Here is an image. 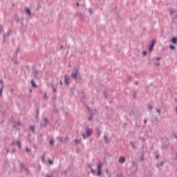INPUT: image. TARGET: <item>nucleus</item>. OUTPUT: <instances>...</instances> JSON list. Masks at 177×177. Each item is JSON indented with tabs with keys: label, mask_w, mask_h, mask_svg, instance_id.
<instances>
[{
	"label": "nucleus",
	"mask_w": 177,
	"mask_h": 177,
	"mask_svg": "<svg viewBox=\"0 0 177 177\" xmlns=\"http://www.w3.org/2000/svg\"><path fill=\"white\" fill-rule=\"evenodd\" d=\"M79 75H80V69L76 68L75 71L72 72L71 78H73V80H77V78H78Z\"/></svg>",
	"instance_id": "1"
},
{
	"label": "nucleus",
	"mask_w": 177,
	"mask_h": 177,
	"mask_svg": "<svg viewBox=\"0 0 177 177\" xmlns=\"http://www.w3.org/2000/svg\"><path fill=\"white\" fill-rule=\"evenodd\" d=\"M97 176H100L102 175V163H100L97 165Z\"/></svg>",
	"instance_id": "2"
},
{
	"label": "nucleus",
	"mask_w": 177,
	"mask_h": 177,
	"mask_svg": "<svg viewBox=\"0 0 177 177\" xmlns=\"http://www.w3.org/2000/svg\"><path fill=\"white\" fill-rule=\"evenodd\" d=\"M93 131L91 129H87L85 131L86 138H88V136H91L92 135Z\"/></svg>",
	"instance_id": "3"
},
{
	"label": "nucleus",
	"mask_w": 177,
	"mask_h": 177,
	"mask_svg": "<svg viewBox=\"0 0 177 177\" xmlns=\"http://www.w3.org/2000/svg\"><path fill=\"white\" fill-rule=\"evenodd\" d=\"M155 45H156V41L153 40L151 41V44L149 46V52H151V50H153V49H154V46Z\"/></svg>",
	"instance_id": "4"
},
{
	"label": "nucleus",
	"mask_w": 177,
	"mask_h": 177,
	"mask_svg": "<svg viewBox=\"0 0 177 177\" xmlns=\"http://www.w3.org/2000/svg\"><path fill=\"white\" fill-rule=\"evenodd\" d=\"M64 82H65L66 85H69L70 83L68 82V81H70V77H68L67 75H65L64 76Z\"/></svg>",
	"instance_id": "5"
},
{
	"label": "nucleus",
	"mask_w": 177,
	"mask_h": 177,
	"mask_svg": "<svg viewBox=\"0 0 177 177\" xmlns=\"http://www.w3.org/2000/svg\"><path fill=\"white\" fill-rule=\"evenodd\" d=\"M120 164H124L125 162V158L124 156H120L118 159Z\"/></svg>",
	"instance_id": "6"
},
{
	"label": "nucleus",
	"mask_w": 177,
	"mask_h": 177,
	"mask_svg": "<svg viewBox=\"0 0 177 177\" xmlns=\"http://www.w3.org/2000/svg\"><path fill=\"white\" fill-rule=\"evenodd\" d=\"M88 168H90L92 174H95L96 171L92 168V164H88Z\"/></svg>",
	"instance_id": "7"
},
{
	"label": "nucleus",
	"mask_w": 177,
	"mask_h": 177,
	"mask_svg": "<svg viewBox=\"0 0 177 177\" xmlns=\"http://www.w3.org/2000/svg\"><path fill=\"white\" fill-rule=\"evenodd\" d=\"M172 44H177V38L174 37L171 39Z\"/></svg>",
	"instance_id": "8"
},
{
	"label": "nucleus",
	"mask_w": 177,
	"mask_h": 177,
	"mask_svg": "<svg viewBox=\"0 0 177 177\" xmlns=\"http://www.w3.org/2000/svg\"><path fill=\"white\" fill-rule=\"evenodd\" d=\"M106 143H110V140L106 136H104Z\"/></svg>",
	"instance_id": "9"
},
{
	"label": "nucleus",
	"mask_w": 177,
	"mask_h": 177,
	"mask_svg": "<svg viewBox=\"0 0 177 177\" xmlns=\"http://www.w3.org/2000/svg\"><path fill=\"white\" fill-rule=\"evenodd\" d=\"M26 15L28 16H31V11L28 8L26 9Z\"/></svg>",
	"instance_id": "10"
},
{
	"label": "nucleus",
	"mask_w": 177,
	"mask_h": 177,
	"mask_svg": "<svg viewBox=\"0 0 177 177\" xmlns=\"http://www.w3.org/2000/svg\"><path fill=\"white\" fill-rule=\"evenodd\" d=\"M15 145H17L19 148L21 149V145L20 144V141L19 140L16 141Z\"/></svg>",
	"instance_id": "11"
},
{
	"label": "nucleus",
	"mask_w": 177,
	"mask_h": 177,
	"mask_svg": "<svg viewBox=\"0 0 177 177\" xmlns=\"http://www.w3.org/2000/svg\"><path fill=\"white\" fill-rule=\"evenodd\" d=\"M31 84L35 88H37V84H35V82H34V80H31Z\"/></svg>",
	"instance_id": "12"
},
{
	"label": "nucleus",
	"mask_w": 177,
	"mask_h": 177,
	"mask_svg": "<svg viewBox=\"0 0 177 177\" xmlns=\"http://www.w3.org/2000/svg\"><path fill=\"white\" fill-rule=\"evenodd\" d=\"M44 122H45V124L44 125L41 124V127H46V124H48V118L44 119Z\"/></svg>",
	"instance_id": "13"
},
{
	"label": "nucleus",
	"mask_w": 177,
	"mask_h": 177,
	"mask_svg": "<svg viewBox=\"0 0 177 177\" xmlns=\"http://www.w3.org/2000/svg\"><path fill=\"white\" fill-rule=\"evenodd\" d=\"M30 131H32V132H34V131H35V127L31 126V127H30Z\"/></svg>",
	"instance_id": "14"
},
{
	"label": "nucleus",
	"mask_w": 177,
	"mask_h": 177,
	"mask_svg": "<svg viewBox=\"0 0 177 177\" xmlns=\"http://www.w3.org/2000/svg\"><path fill=\"white\" fill-rule=\"evenodd\" d=\"M75 142L77 144L80 143V142H81V138L75 139Z\"/></svg>",
	"instance_id": "15"
},
{
	"label": "nucleus",
	"mask_w": 177,
	"mask_h": 177,
	"mask_svg": "<svg viewBox=\"0 0 177 177\" xmlns=\"http://www.w3.org/2000/svg\"><path fill=\"white\" fill-rule=\"evenodd\" d=\"M175 10H172V9H171L170 10V15H171V16H172V15H174V13H175Z\"/></svg>",
	"instance_id": "16"
},
{
	"label": "nucleus",
	"mask_w": 177,
	"mask_h": 177,
	"mask_svg": "<svg viewBox=\"0 0 177 177\" xmlns=\"http://www.w3.org/2000/svg\"><path fill=\"white\" fill-rule=\"evenodd\" d=\"M21 169H26V171H28V169H27V168L24 167V165H21Z\"/></svg>",
	"instance_id": "17"
},
{
	"label": "nucleus",
	"mask_w": 177,
	"mask_h": 177,
	"mask_svg": "<svg viewBox=\"0 0 177 177\" xmlns=\"http://www.w3.org/2000/svg\"><path fill=\"white\" fill-rule=\"evenodd\" d=\"M26 151L27 153H30V152L31 151V149H28V147H26Z\"/></svg>",
	"instance_id": "18"
},
{
	"label": "nucleus",
	"mask_w": 177,
	"mask_h": 177,
	"mask_svg": "<svg viewBox=\"0 0 177 177\" xmlns=\"http://www.w3.org/2000/svg\"><path fill=\"white\" fill-rule=\"evenodd\" d=\"M44 99H48V95L46 94V93H45L44 95Z\"/></svg>",
	"instance_id": "19"
},
{
	"label": "nucleus",
	"mask_w": 177,
	"mask_h": 177,
	"mask_svg": "<svg viewBox=\"0 0 177 177\" xmlns=\"http://www.w3.org/2000/svg\"><path fill=\"white\" fill-rule=\"evenodd\" d=\"M53 143H55V141L53 140H50V145H53Z\"/></svg>",
	"instance_id": "20"
},
{
	"label": "nucleus",
	"mask_w": 177,
	"mask_h": 177,
	"mask_svg": "<svg viewBox=\"0 0 177 177\" xmlns=\"http://www.w3.org/2000/svg\"><path fill=\"white\" fill-rule=\"evenodd\" d=\"M3 31V28H2V26H0V34Z\"/></svg>",
	"instance_id": "21"
},
{
	"label": "nucleus",
	"mask_w": 177,
	"mask_h": 177,
	"mask_svg": "<svg viewBox=\"0 0 177 177\" xmlns=\"http://www.w3.org/2000/svg\"><path fill=\"white\" fill-rule=\"evenodd\" d=\"M3 88H0V97L2 96Z\"/></svg>",
	"instance_id": "22"
},
{
	"label": "nucleus",
	"mask_w": 177,
	"mask_h": 177,
	"mask_svg": "<svg viewBox=\"0 0 177 177\" xmlns=\"http://www.w3.org/2000/svg\"><path fill=\"white\" fill-rule=\"evenodd\" d=\"M131 145L133 149H135V144L133 142H131Z\"/></svg>",
	"instance_id": "23"
},
{
	"label": "nucleus",
	"mask_w": 177,
	"mask_h": 177,
	"mask_svg": "<svg viewBox=\"0 0 177 177\" xmlns=\"http://www.w3.org/2000/svg\"><path fill=\"white\" fill-rule=\"evenodd\" d=\"M169 48H170V49H175V46H174L172 45L169 46Z\"/></svg>",
	"instance_id": "24"
},
{
	"label": "nucleus",
	"mask_w": 177,
	"mask_h": 177,
	"mask_svg": "<svg viewBox=\"0 0 177 177\" xmlns=\"http://www.w3.org/2000/svg\"><path fill=\"white\" fill-rule=\"evenodd\" d=\"M156 111H157V113H158V114L161 113V110H160V109H157Z\"/></svg>",
	"instance_id": "25"
},
{
	"label": "nucleus",
	"mask_w": 177,
	"mask_h": 177,
	"mask_svg": "<svg viewBox=\"0 0 177 177\" xmlns=\"http://www.w3.org/2000/svg\"><path fill=\"white\" fill-rule=\"evenodd\" d=\"M97 133H98V136H100V133H102V131H100V130H97Z\"/></svg>",
	"instance_id": "26"
},
{
	"label": "nucleus",
	"mask_w": 177,
	"mask_h": 177,
	"mask_svg": "<svg viewBox=\"0 0 177 177\" xmlns=\"http://www.w3.org/2000/svg\"><path fill=\"white\" fill-rule=\"evenodd\" d=\"M149 109L150 110H153V106H151V105H149Z\"/></svg>",
	"instance_id": "27"
},
{
	"label": "nucleus",
	"mask_w": 177,
	"mask_h": 177,
	"mask_svg": "<svg viewBox=\"0 0 177 177\" xmlns=\"http://www.w3.org/2000/svg\"><path fill=\"white\" fill-rule=\"evenodd\" d=\"M82 136H83V139H86V136H85V133H83Z\"/></svg>",
	"instance_id": "28"
},
{
	"label": "nucleus",
	"mask_w": 177,
	"mask_h": 177,
	"mask_svg": "<svg viewBox=\"0 0 177 177\" xmlns=\"http://www.w3.org/2000/svg\"><path fill=\"white\" fill-rule=\"evenodd\" d=\"M53 91L54 93H56V88L53 87Z\"/></svg>",
	"instance_id": "29"
},
{
	"label": "nucleus",
	"mask_w": 177,
	"mask_h": 177,
	"mask_svg": "<svg viewBox=\"0 0 177 177\" xmlns=\"http://www.w3.org/2000/svg\"><path fill=\"white\" fill-rule=\"evenodd\" d=\"M41 159H42L43 161L45 160V155H44V156L41 157Z\"/></svg>",
	"instance_id": "30"
},
{
	"label": "nucleus",
	"mask_w": 177,
	"mask_h": 177,
	"mask_svg": "<svg viewBox=\"0 0 177 177\" xmlns=\"http://www.w3.org/2000/svg\"><path fill=\"white\" fill-rule=\"evenodd\" d=\"M88 12L91 13V15H92V10L91 8L88 9Z\"/></svg>",
	"instance_id": "31"
},
{
	"label": "nucleus",
	"mask_w": 177,
	"mask_h": 177,
	"mask_svg": "<svg viewBox=\"0 0 177 177\" xmlns=\"http://www.w3.org/2000/svg\"><path fill=\"white\" fill-rule=\"evenodd\" d=\"M143 55H144V56H146L147 55V53L146 51H144Z\"/></svg>",
	"instance_id": "32"
},
{
	"label": "nucleus",
	"mask_w": 177,
	"mask_h": 177,
	"mask_svg": "<svg viewBox=\"0 0 177 177\" xmlns=\"http://www.w3.org/2000/svg\"><path fill=\"white\" fill-rule=\"evenodd\" d=\"M87 110H88L89 113H91V115H92V113H91V109H89V107H87Z\"/></svg>",
	"instance_id": "33"
},
{
	"label": "nucleus",
	"mask_w": 177,
	"mask_h": 177,
	"mask_svg": "<svg viewBox=\"0 0 177 177\" xmlns=\"http://www.w3.org/2000/svg\"><path fill=\"white\" fill-rule=\"evenodd\" d=\"M144 124H147V120H144Z\"/></svg>",
	"instance_id": "34"
},
{
	"label": "nucleus",
	"mask_w": 177,
	"mask_h": 177,
	"mask_svg": "<svg viewBox=\"0 0 177 177\" xmlns=\"http://www.w3.org/2000/svg\"><path fill=\"white\" fill-rule=\"evenodd\" d=\"M48 162H49V164H53V161H52V160H48Z\"/></svg>",
	"instance_id": "35"
},
{
	"label": "nucleus",
	"mask_w": 177,
	"mask_h": 177,
	"mask_svg": "<svg viewBox=\"0 0 177 177\" xmlns=\"http://www.w3.org/2000/svg\"><path fill=\"white\" fill-rule=\"evenodd\" d=\"M59 84H60V85L62 86V85H63V82L62 80H60Z\"/></svg>",
	"instance_id": "36"
},
{
	"label": "nucleus",
	"mask_w": 177,
	"mask_h": 177,
	"mask_svg": "<svg viewBox=\"0 0 177 177\" xmlns=\"http://www.w3.org/2000/svg\"><path fill=\"white\" fill-rule=\"evenodd\" d=\"M160 165H162V162H161L160 164H158V165H157V167H160Z\"/></svg>",
	"instance_id": "37"
},
{
	"label": "nucleus",
	"mask_w": 177,
	"mask_h": 177,
	"mask_svg": "<svg viewBox=\"0 0 177 177\" xmlns=\"http://www.w3.org/2000/svg\"><path fill=\"white\" fill-rule=\"evenodd\" d=\"M88 121H92V117L88 118Z\"/></svg>",
	"instance_id": "38"
},
{
	"label": "nucleus",
	"mask_w": 177,
	"mask_h": 177,
	"mask_svg": "<svg viewBox=\"0 0 177 177\" xmlns=\"http://www.w3.org/2000/svg\"><path fill=\"white\" fill-rule=\"evenodd\" d=\"M118 177H122V175L120 174H118Z\"/></svg>",
	"instance_id": "39"
},
{
	"label": "nucleus",
	"mask_w": 177,
	"mask_h": 177,
	"mask_svg": "<svg viewBox=\"0 0 177 177\" xmlns=\"http://www.w3.org/2000/svg\"><path fill=\"white\" fill-rule=\"evenodd\" d=\"M160 66V63L156 64V67Z\"/></svg>",
	"instance_id": "40"
},
{
	"label": "nucleus",
	"mask_w": 177,
	"mask_h": 177,
	"mask_svg": "<svg viewBox=\"0 0 177 177\" xmlns=\"http://www.w3.org/2000/svg\"><path fill=\"white\" fill-rule=\"evenodd\" d=\"M0 84H1L3 85V82L2 80H0Z\"/></svg>",
	"instance_id": "41"
},
{
	"label": "nucleus",
	"mask_w": 177,
	"mask_h": 177,
	"mask_svg": "<svg viewBox=\"0 0 177 177\" xmlns=\"http://www.w3.org/2000/svg\"><path fill=\"white\" fill-rule=\"evenodd\" d=\"M77 6H80V3H76Z\"/></svg>",
	"instance_id": "42"
},
{
	"label": "nucleus",
	"mask_w": 177,
	"mask_h": 177,
	"mask_svg": "<svg viewBox=\"0 0 177 177\" xmlns=\"http://www.w3.org/2000/svg\"><path fill=\"white\" fill-rule=\"evenodd\" d=\"M16 21H19V18L15 19Z\"/></svg>",
	"instance_id": "43"
},
{
	"label": "nucleus",
	"mask_w": 177,
	"mask_h": 177,
	"mask_svg": "<svg viewBox=\"0 0 177 177\" xmlns=\"http://www.w3.org/2000/svg\"><path fill=\"white\" fill-rule=\"evenodd\" d=\"M161 57H158L156 59L157 60H160Z\"/></svg>",
	"instance_id": "44"
},
{
	"label": "nucleus",
	"mask_w": 177,
	"mask_h": 177,
	"mask_svg": "<svg viewBox=\"0 0 177 177\" xmlns=\"http://www.w3.org/2000/svg\"><path fill=\"white\" fill-rule=\"evenodd\" d=\"M142 140L143 142H145V138H142Z\"/></svg>",
	"instance_id": "45"
},
{
	"label": "nucleus",
	"mask_w": 177,
	"mask_h": 177,
	"mask_svg": "<svg viewBox=\"0 0 177 177\" xmlns=\"http://www.w3.org/2000/svg\"><path fill=\"white\" fill-rule=\"evenodd\" d=\"M46 177H52L51 176H46Z\"/></svg>",
	"instance_id": "46"
},
{
	"label": "nucleus",
	"mask_w": 177,
	"mask_h": 177,
	"mask_svg": "<svg viewBox=\"0 0 177 177\" xmlns=\"http://www.w3.org/2000/svg\"><path fill=\"white\" fill-rule=\"evenodd\" d=\"M61 49H63V46H61Z\"/></svg>",
	"instance_id": "47"
},
{
	"label": "nucleus",
	"mask_w": 177,
	"mask_h": 177,
	"mask_svg": "<svg viewBox=\"0 0 177 177\" xmlns=\"http://www.w3.org/2000/svg\"><path fill=\"white\" fill-rule=\"evenodd\" d=\"M106 174H109V170H106Z\"/></svg>",
	"instance_id": "48"
},
{
	"label": "nucleus",
	"mask_w": 177,
	"mask_h": 177,
	"mask_svg": "<svg viewBox=\"0 0 177 177\" xmlns=\"http://www.w3.org/2000/svg\"><path fill=\"white\" fill-rule=\"evenodd\" d=\"M158 157H159V156H158H158H156V158H158Z\"/></svg>",
	"instance_id": "49"
},
{
	"label": "nucleus",
	"mask_w": 177,
	"mask_h": 177,
	"mask_svg": "<svg viewBox=\"0 0 177 177\" xmlns=\"http://www.w3.org/2000/svg\"><path fill=\"white\" fill-rule=\"evenodd\" d=\"M175 19H177V15L175 17Z\"/></svg>",
	"instance_id": "50"
},
{
	"label": "nucleus",
	"mask_w": 177,
	"mask_h": 177,
	"mask_svg": "<svg viewBox=\"0 0 177 177\" xmlns=\"http://www.w3.org/2000/svg\"><path fill=\"white\" fill-rule=\"evenodd\" d=\"M136 85H138V82H136Z\"/></svg>",
	"instance_id": "51"
},
{
	"label": "nucleus",
	"mask_w": 177,
	"mask_h": 177,
	"mask_svg": "<svg viewBox=\"0 0 177 177\" xmlns=\"http://www.w3.org/2000/svg\"><path fill=\"white\" fill-rule=\"evenodd\" d=\"M9 151L8 150H7V153Z\"/></svg>",
	"instance_id": "52"
},
{
	"label": "nucleus",
	"mask_w": 177,
	"mask_h": 177,
	"mask_svg": "<svg viewBox=\"0 0 177 177\" xmlns=\"http://www.w3.org/2000/svg\"><path fill=\"white\" fill-rule=\"evenodd\" d=\"M176 158H177V153H176Z\"/></svg>",
	"instance_id": "53"
},
{
	"label": "nucleus",
	"mask_w": 177,
	"mask_h": 177,
	"mask_svg": "<svg viewBox=\"0 0 177 177\" xmlns=\"http://www.w3.org/2000/svg\"><path fill=\"white\" fill-rule=\"evenodd\" d=\"M4 38H5V35H3Z\"/></svg>",
	"instance_id": "54"
}]
</instances>
